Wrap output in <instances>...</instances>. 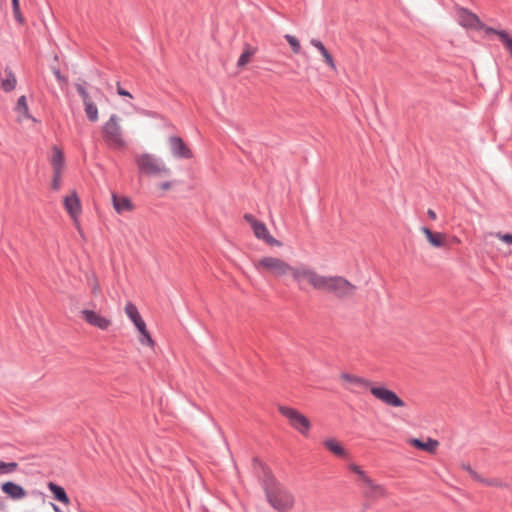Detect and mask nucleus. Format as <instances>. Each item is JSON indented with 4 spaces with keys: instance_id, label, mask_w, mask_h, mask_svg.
Here are the masks:
<instances>
[{
    "instance_id": "nucleus-1",
    "label": "nucleus",
    "mask_w": 512,
    "mask_h": 512,
    "mask_svg": "<svg viewBox=\"0 0 512 512\" xmlns=\"http://www.w3.org/2000/svg\"><path fill=\"white\" fill-rule=\"evenodd\" d=\"M263 490L268 503L278 512H288L294 506V496L272 475L263 468L261 478Z\"/></svg>"
},
{
    "instance_id": "nucleus-2",
    "label": "nucleus",
    "mask_w": 512,
    "mask_h": 512,
    "mask_svg": "<svg viewBox=\"0 0 512 512\" xmlns=\"http://www.w3.org/2000/svg\"><path fill=\"white\" fill-rule=\"evenodd\" d=\"M317 290L325 291L337 298L344 299L354 295L356 286L342 276L321 275Z\"/></svg>"
},
{
    "instance_id": "nucleus-3",
    "label": "nucleus",
    "mask_w": 512,
    "mask_h": 512,
    "mask_svg": "<svg viewBox=\"0 0 512 512\" xmlns=\"http://www.w3.org/2000/svg\"><path fill=\"white\" fill-rule=\"evenodd\" d=\"M135 163L139 173L146 176H170L171 170L166 167L162 160L150 153L136 155Z\"/></svg>"
},
{
    "instance_id": "nucleus-4",
    "label": "nucleus",
    "mask_w": 512,
    "mask_h": 512,
    "mask_svg": "<svg viewBox=\"0 0 512 512\" xmlns=\"http://www.w3.org/2000/svg\"><path fill=\"white\" fill-rule=\"evenodd\" d=\"M255 268L258 272L267 271L273 276L279 278L290 273L292 266L286 261L272 256H265L255 263Z\"/></svg>"
},
{
    "instance_id": "nucleus-5",
    "label": "nucleus",
    "mask_w": 512,
    "mask_h": 512,
    "mask_svg": "<svg viewBox=\"0 0 512 512\" xmlns=\"http://www.w3.org/2000/svg\"><path fill=\"white\" fill-rule=\"evenodd\" d=\"M289 275H291L293 281L297 284L300 290H305V282L309 283L317 290L321 278L320 274L305 264L292 266V270H290Z\"/></svg>"
},
{
    "instance_id": "nucleus-6",
    "label": "nucleus",
    "mask_w": 512,
    "mask_h": 512,
    "mask_svg": "<svg viewBox=\"0 0 512 512\" xmlns=\"http://www.w3.org/2000/svg\"><path fill=\"white\" fill-rule=\"evenodd\" d=\"M118 120V116L116 114H112L102 128L104 141L109 146L116 149L123 148L126 145L122 137V131L118 124Z\"/></svg>"
},
{
    "instance_id": "nucleus-7",
    "label": "nucleus",
    "mask_w": 512,
    "mask_h": 512,
    "mask_svg": "<svg viewBox=\"0 0 512 512\" xmlns=\"http://www.w3.org/2000/svg\"><path fill=\"white\" fill-rule=\"evenodd\" d=\"M279 412L283 415L289 422L292 428L298 431L301 435L307 436L311 429L310 420L298 410L280 405L278 407Z\"/></svg>"
},
{
    "instance_id": "nucleus-8",
    "label": "nucleus",
    "mask_w": 512,
    "mask_h": 512,
    "mask_svg": "<svg viewBox=\"0 0 512 512\" xmlns=\"http://www.w3.org/2000/svg\"><path fill=\"white\" fill-rule=\"evenodd\" d=\"M125 313L129 317V319L133 322V324L135 325L137 330L139 331L140 343L142 345H146V346H150V347L154 346L155 342L152 339L149 331L147 330L145 321L142 319L136 305H134L131 302H128L125 306Z\"/></svg>"
},
{
    "instance_id": "nucleus-9",
    "label": "nucleus",
    "mask_w": 512,
    "mask_h": 512,
    "mask_svg": "<svg viewBox=\"0 0 512 512\" xmlns=\"http://www.w3.org/2000/svg\"><path fill=\"white\" fill-rule=\"evenodd\" d=\"M243 219L251 225V228L256 238L263 240L266 244L270 246H282V242L274 238L269 233L266 225L262 221L257 220L252 214H244Z\"/></svg>"
},
{
    "instance_id": "nucleus-10",
    "label": "nucleus",
    "mask_w": 512,
    "mask_h": 512,
    "mask_svg": "<svg viewBox=\"0 0 512 512\" xmlns=\"http://www.w3.org/2000/svg\"><path fill=\"white\" fill-rule=\"evenodd\" d=\"M456 17L458 23L465 28L484 30L485 32L487 28H490L482 23L475 13L463 7H457Z\"/></svg>"
},
{
    "instance_id": "nucleus-11",
    "label": "nucleus",
    "mask_w": 512,
    "mask_h": 512,
    "mask_svg": "<svg viewBox=\"0 0 512 512\" xmlns=\"http://www.w3.org/2000/svg\"><path fill=\"white\" fill-rule=\"evenodd\" d=\"M371 394L384 404L391 407H404L405 402L392 390L383 386H372L370 387Z\"/></svg>"
},
{
    "instance_id": "nucleus-12",
    "label": "nucleus",
    "mask_w": 512,
    "mask_h": 512,
    "mask_svg": "<svg viewBox=\"0 0 512 512\" xmlns=\"http://www.w3.org/2000/svg\"><path fill=\"white\" fill-rule=\"evenodd\" d=\"M169 146L171 153L176 158L190 159L193 157L192 151L179 136H171L169 138Z\"/></svg>"
},
{
    "instance_id": "nucleus-13",
    "label": "nucleus",
    "mask_w": 512,
    "mask_h": 512,
    "mask_svg": "<svg viewBox=\"0 0 512 512\" xmlns=\"http://www.w3.org/2000/svg\"><path fill=\"white\" fill-rule=\"evenodd\" d=\"M81 313L87 323L101 330H107L111 325V321L108 318L97 314L93 310H83Z\"/></svg>"
},
{
    "instance_id": "nucleus-14",
    "label": "nucleus",
    "mask_w": 512,
    "mask_h": 512,
    "mask_svg": "<svg viewBox=\"0 0 512 512\" xmlns=\"http://www.w3.org/2000/svg\"><path fill=\"white\" fill-rule=\"evenodd\" d=\"M1 490L12 500H20L26 497V490L19 484L7 481L1 484Z\"/></svg>"
},
{
    "instance_id": "nucleus-15",
    "label": "nucleus",
    "mask_w": 512,
    "mask_h": 512,
    "mask_svg": "<svg viewBox=\"0 0 512 512\" xmlns=\"http://www.w3.org/2000/svg\"><path fill=\"white\" fill-rule=\"evenodd\" d=\"M64 206L68 214L73 218L77 219L81 212V204L79 197L75 191L71 195L64 198Z\"/></svg>"
},
{
    "instance_id": "nucleus-16",
    "label": "nucleus",
    "mask_w": 512,
    "mask_h": 512,
    "mask_svg": "<svg viewBox=\"0 0 512 512\" xmlns=\"http://www.w3.org/2000/svg\"><path fill=\"white\" fill-rule=\"evenodd\" d=\"M112 203L118 214L132 211L134 209V205L129 197L119 196L116 193H112Z\"/></svg>"
},
{
    "instance_id": "nucleus-17",
    "label": "nucleus",
    "mask_w": 512,
    "mask_h": 512,
    "mask_svg": "<svg viewBox=\"0 0 512 512\" xmlns=\"http://www.w3.org/2000/svg\"><path fill=\"white\" fill-rule=\"evenodd\" d=\"M364 485L366 489L363 494L366 498L377 499L385 495V489L378 484H375L371 478L365 479Z\"/></svg>"
},
{
    "instance_id": "nucleus-18",
    "label": "nucleus",
    "mask_w": 512,
    "mask_h": 512,
    "mask_svg": "<svg viewBox=\"0 0 512 512\" xmlns=\"http://www.w3.org/2000/svg\"><path fill=\"white\" fill-rule=\"evenodd\" d=\"M47 487L56 501L61 502L65 505H68L70 503V499L62 486L50 481L48 482Z\"/></svg>"
},
{
    "instance_id": "nucleus-19",
    "label": "nucleus",
    "mask_w": 512,
    "mask_h": 512,
    "mask_svg": "<svg viewBox=\"0 0 512 512\" xmlns=\"http://www.w3.org/2000/svg\"><path fill=\"white\" fill-rule=\"evenodd\" d=\"M486 34L497 35L505 49L510 53V56L512 58V37H510L507 31L498 30L495 28H487Z\"/></svg>"
},
{
    "instance_id": "nucleus-20",
    "label": "nucleus",
    "mask_w": 512,
    "mask_h": 512,
    "mask_svg": "<svg viewBox=\"0 0 512 512\" xmlns=\"http://www.w3.org/2000/svg\"><path fill=\"white\" fill-rule=\"evenodd\" d=\"M422 232L425 234L428 242L433 246V247H436V248H441V247H444L445 246V241H444V235L442 233H439V232H433L431 229H429L428 227H423L422 228Z\"/></svg>"
},
{
    "instance_id": "nucleus-21",
    "label": "nucleus",
    "mask_w": 512,
    "mask_h": 512,
    "mask_svg": "<svg viewBox=\"0 0 512 512\" xmlns=\"http://www.w3.org/2000/svg\"><path fill=\"white\" fill-rule=\"evenodd\" d=\"M411 444L413 447H415L419 450L426 451L429 453H434L439 445V442L432 438H428L426 442H424L420 439H417V438H413L411 440Z\"/></svg>"
},
{
    "instance_id": "nucleus-22",
    "label": "nucleus",
    "mask_w": 512,
    "mask_h": 512,
    "mask_svg": "<svg viewBox=\"0 0 512 512\" xmlns=\"http://www.w3.org/2000/svg\"><path fill=\"white\" fill-rule=\"evenodd\" d=\"M323 445L329 452L333 453L337 457L344 458L347 456L345 448L334 438L324 440Z\"/></svg>"
},
{
    "instance_id": "nucleus-23",
    "label": "nucleus",
    "mask_w": 512,
    "mask_h": 512,
    "mask_svg": "<svg viewBox=\"0 0 512 512\" xmlns=\"http://www.w3.org/2000/svg\"><path fill=\"white\" fill-rule=\"evenodd\" d=\"M4 73H5V78L1 79V88L5 92H11L15 89L16 84H17L16 76H15L14 72L9 67H6L4 69Z\"/></svg>"
},
{
    "instance_id": "nucleus-24",
    "label": "nucleus",
    "mask_w": 512,
    "mask_h": 512,
    "mask_svg": "<svg viewBox=\"0 0 512 512\" xmlns=\"http://www.w3.org/2000/svg\"><path fill=\"white\" fill-rule=\"evenodd\" d=\"M311 45L314 46L323 56L325 63L330 66L332 69H335V62L332 55L326 49L324 44L318 39H311Z\"/></svg>"
},
{
    "instance_id": "nucleus-25",
    "label": "nucleus",
    "mask_w": 512,
    "mask_h": 512,
    "mask_svg": "<svg viewBox=\"0 0 512 512\" xmlns=\"http://www.w3.org/2000/svg\"><path fill=\"white\" fill-rule=\"evenodd\" d=\"M52 152L51 165L53 171H63L65 158L62 150L55 145L52 148Z\"/></svg>"
},
{
    "instance_id": "nucleus-26",
    "label": "nucleus",
    "mask_w": 512,
    "mask_h": 512,
    "mask_svg": "<svg viewBox=\"0 0 512 512\" xmlns=\"http://www.w3.org/2000/svg\"><path fill=\"white\" fill-rule=\"evenodd\" d=\"M256 52H257L256 47H253L250 44L245 43L243 52L241 53V55L237 61V67L242 68L246 64H248L251 57H253L256 54Z\"/></svg>"
},
{
    "instance_id": "nucleus-27",
    "label": "nucleus",
    "mask_w": 512,
    "mask_h": 512,
    "mask_svg": "<svg viewBox=\"0 0 512 512\" xmlns=\"http://www.w3.org/2000/svg\"><path fill=\"white\" fill-rule=\"evenodd\" d=\"M340 377L344 381H347V382H349L351 384L360 385V386H362L364 388H369L370 389V387L372 385L370 380L362 378V377H359V376H356V375H353V374H350V373H342Z\"/></svg>"
},
{
    "instance_id": "nucleus-28",
    "label": "nucleus",
    "mask_w": 512,
    "mask_h": 512,
    "mask_svg": "<svg viewBox=\"0 0 512 512\" xmlns=\"http://www.w3.org/2000/svg\"><path fill=\"white\" fill-rule=\"evenodd\" d=\"M86 82L83 83H76L75 88L79 94V96L82 98L83 104L86 105L87 103H93L90 94L88 93L86 87Z\"/></svg>"
},
{
    "instance_id": "nucleus-29",
    "label": "nucleus",
    "mask_w": 512,
    "mask_h": 512,
    "mask_svg": "<svg viewBox=\"0 0 512 512\" xmlns=\"http://www.w3.org/2000/svg\"><path fill=\"white\" fill-rule=\"evenodd\" d=\"M86 82L83 83H76L75 88L79 94V96L82 98L83 104L86 105L87 103H93L90 94L88 93L86 87Z\"/></svg>"
},
{
    "instance_id": "nucleus-30",
    "label": "nucleus",
    "mask_w": 512,
    "mask_h": 512,
    "mask_svg": "<svg viewBox=\"0 0 512 512\" xmlns=\"http://www.w3.org/2000/svg\"><path fill=\"white\" fill-rule=\"evenodd\" d=\"M84 110L90 122H96L98 120V108L94 102L84 105Z\"/></svg>"
},
{
    "instance_id": "nucleus-31",
    "label": "nucleus",
    "mask_w": 512,
    "mask_h": 512,
    "mask_svg": "<svg viewBox=\"0 0 512 512\" xmlns=\"http://www.w3.org/2000/svg\"><path fill=\"white\" fill-rule=\"evenodd\" d=\"M15 110L17 112L23 114L24 117L31 118L28 113V104H27L26 97L24 95H22L18 98Z\"/></svg>"
},
{
    "instance_id": "nucleus-32",
    "label": "nucleus",
    "mask_w": 512,
    "mask_h": 512,
    "mask_svg": "<svg viewBox=\"0 0 512 512\" xmlns=\"http://www.w3.org/2000/svg\"><path fill=\"white\" fill-rule=\"evenodd\" d=\"M18 468L17 462H4L0 460V475L11 474Z\"/></svg>"
},
{
    "instance_id": "nucleus-33",
    "label": "nucleus",
    "mask_w": 512,
    "mask_h": 512,
    "mask_svg": "<svg viewBox=\"0 0 512 512\" xmlns=\"http://www.w3.org/2000/svg\"><path fill=\"white\" fill-rule=\"evenodd\" d=\"M284 38L286 39V41L290 44L291 48H292V51L295 53V54H298L300 53L301 51V45H300V42L299 40L293 36V35H290V34H286L284 36Z\"/></svg>"
},
{
    "instance_id": "nucleus-34",
    "label": "nucleus",
    "mask_w": 512,
    "mask_h": 512,
    "mask_svg": "<svg viewBox=\"0 0 512 512\" xmlns=\"http://www.w3.org/2000/svg\"><path fill=\"white\" fill-rule=\"evenodd\" d=\"M12 10H13V14H14L15 20L19 24H24L25 19H24L23 15L21 13V10H20V2H13L12 3Z\"/></svg>"
},
{
    "instance_id": "nucleus-35",
    "label": "nucleus",
    "mask_w": 512,
    "mask_h": 512,
    "mask_svg": "<svg viewBox=\"0 0 512 512\" xmlns=\"http://www.w3.org/2000/svg\"><path fill=\"white\" fill-rule=\"evenodd\" d=\"M62 171H53V179L51 182V188L55 191L59 190L61 185Z\"/></svg>"
},
{
    "instance_id": "nucleus-36",
    "label": "nucleus",
    "mask_w": 512,
    "mask_h": 512,
    "mask_svg": "<svg viewBox=\"0 0 512 512\" xmlns=\"http://www.w3.org/2000/svg\"><path fill=\"white\" fill-rule=\"evenodd\" d=\"M350 470L353 471L354 473H356L359 476V478L363 481V483L365 482V479H369V477L366 475L365 471H363L361 469V467H359L356 464H351Z\"/></svg>"
},
{
    "instance_id": "nucleus-37",
    "label": "nucleus",
    "mask_w": 512,
    "mask_h": 512,
    "mask_svg": "<svg viewBox=\"0 0 512 512\" xmlns=\"http://www.w3.org/2000/svg\"><path fill=\"white\" fill-rule=\"evenodd\" d=\"M495 237H497L498 239H500L501 241H503L504 243L506 244H512V234L510 233H502V232H497L494 234Z\"/></svg>"
},
{
    "instance_id": "nucleus-38",
    "label": "nucleus",
    "mask_w": 512,
    "mask_h": 512,
    "mask_svg": "<svg viewBox=\"0 0 512 512\" xmlns=\"http://www.w3.org/2000/svg\"><path fill=\"white\" fill-rule=\"evenodd\" d=\"M117 93L118 95L120 96H125V97H130L132 98V95L129 91L123 89L121 86H120V82H117Z\"/></svg>"
},
{
    "instance_id": "nucleus-39",
    "label": "nucleus",
    "mask_w": 512,
    "mask_h": 512,
    "mask_svg": "<svg viewBox=\"0 0 512 512\" xmlns=\"http://www.w3.org/2000/svg\"><path fill=\"white\" fill-rule=\"evenodd\" d=\"M54 75H55V77L57 78V80L59 82H66L67 81V79L61 74L60 70H58V69L54 71Z\"/></svg>"
},
{
    "instance_id": "nucleus-40",
    "label": "nucleus",
    "mask_w": 512,
    "mask_h": 512,
    "mask_svg": "<svg viewBox=\"0 0 512 512\" xmlns=\"http://www.w3.org/2000/svg\"><path fill=\"white\" fill-rule=\"evenodd\" d=\"M171 187H172V182H170V181L162 182L160 184V189H162L164 191L169 190Z\"/></svg>"
},
{
    "instance_id": "nucleus-41",
    "label": "nucleus",
    "mask_w": 512,
    "mask_h": 512,
    "mask_svg": "<svg viewBox=\"0 0 512 512\" xmlns=\"http://www.w3.org/2000/svg\"><path fill=\"white\" fill-rule=\"evenodd\" d=\"M464 468L477 480H480V478L478 477L477 473L475 471L472 470V468L470 467V465H467V466H464Z\"/></svg>"
},
{
    "instance_id": "nucleus-42",
    "label": "nucleus",
    "mask_w": 512,
    "mask_h": 512,
    "mask_svg": "<svg viewBox=\"0 0 512 512\" xmlns=\"http://www.w3.org/2000/svg\"><path fill=\"white\" fill-rule=\"evenodd\" d=\"M427 216L431 219V220H436L437 218V215H436V212L432 209H428L427 211Z\"/></svg>"
},
{
    "instance_id": "nucleus-43",
    "label": "nucleus",
    "mask_w": 512,
    "mask_h": 512,
    "mask_svg": "<svg viewBox=\"0 0 512 512\" xmlns=\"http://www.w3.org/2000/svg\"><path fill=\"white\" fill-rule=\"evenodd\" d=\"M52 507H53L55 512H61L60 508L57 505L52 504Z\"/></svg>"
},
{
    "instance_id": "nucleus-44",
    "label": "nucleus",
    "mask_w": 512,
    "mask_h": 512,
    "mask_svg": "<svg viewBox=\"0 0 512 512\" xmlns=\"http://www.w3.org/2000/svg\"><path fill=\"white\" fill-rule=\"evenodd\" d=\"M5 509V504L4 502L0 499V511L4 510Z\"/></svg>"
},
{
    "instance_id": "nucleus-45",
    "label": "nucleus",
    "mask_w": 512,
    "mask_h": 512,
    "mask_svg": "<svg viewBox=\"0 0 512 512\" xmlns=\"http://www.w3.org/2000/svg\"><path fill=\"white\" fill-rule=\"evenodd\" d=\"M11 1H12V3H13V2H19V0H11Z\"/></svg>"
}]
</instances>
